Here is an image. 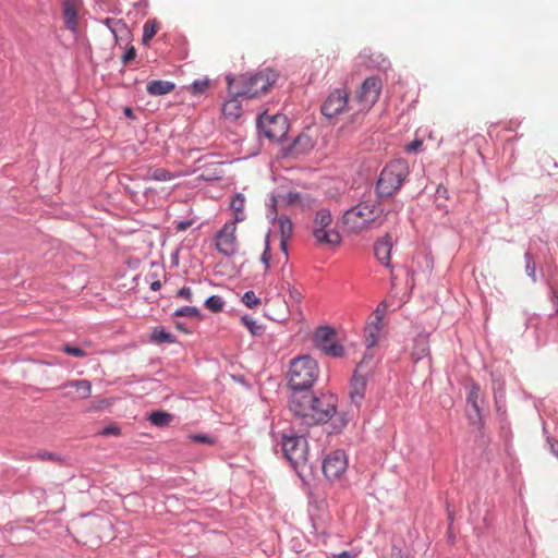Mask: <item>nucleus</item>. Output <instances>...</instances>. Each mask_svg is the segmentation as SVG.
I'll return each instance as SVG.
<instances>
[{
	"label": "nucleus",
	"mask_w": 558,
	"mask_h": 558,
	"mask_svg": "<svg viewBox=\"0 0 558 558\" xmlns=\"http://www.w3.org/2000/svg\"><path fill=\"white\" fill-rule=\"evenodd\" d=\"M274 319L276 320H286L287 319V312L284 311L283 313L281 314H278L276 317H274Z\"/></svg>",
	"instance_id": "50"
},
{
	"label": "nucleus",
	"mask_w": 558,
	"mask_h": 558,
	"mask_svg": "<svg viewBox=\"0 0 558 558\" xmlns=\"http://www.w3.org/2000/svg\"><path fill=\"white\" fill-rule=\"evenodd\" d=\"M62 351L65 354L72 355V356H75V357H85L87 355L85 351H83L80 348L73 347L71 344H64L62 347Z\"/></svg>",
	"instance_id": "36"
},
{
	"label": "nucleus",
	"mask_w": 558,
	"mask_h": 558,
	"mask_svg": "<svg viewBox=\"0 0 558 558\" xmlns=\"http://www.w3.org/2000/svg\"><path fill=\"white\" fill-rule=\"evenodd\" d=\"M236 223L227 222L216 234V248L223 256H233L238 252Z\"/></svg>",
	"instance_id": "11"
},
{
	"label": "nucleus",
	"mask_w": 558,
	"mask_h": 558,
	"mask_svg": "<svg viewBox=\"0 0 558 558\" xmlns=\"http://www.w3.org/2000/svg\"><path fill=\"white\" fill-rule=\"evenodd\" d=\"M288 198H289V203L294 204V203L301 202L302 196L299 193H290Z\"/></svg>",
	"instance_id": "46"
},
{
	"label": "nucleus",
	"mask_w": 558,
	"mask_h": 558,
	"mask_svg": "<svg viewBox=\"0 0 558 558\" xmlns=\"http://www.w3.org/2000/svg\"><path fill=\"white\" fill-rule=\"evenodd\" d=\"M270 259H271L270 248L268 245V241H266V247L260 256V262L265 267V272H268V270L270 268Z\"/></svg>",
	"instance_id": "38"
},
{
	"label": "nucleus",
	"mask_w": 558,
	"mask_h": 558,
	"mask_svg": "<svg viewBox=\"0 0 558 558\" xmlns=\"http://www.w3.org/2000/svg\"><path fill=\"white\" fill-rule=\"evenodd\" d=\"M409 166L404 159H397L389 162L380 173L377 181V192L380 196H390L401 187L407 175Z\"/></svg>",
	"instance_id": "5"
},
{
	"label": "nucleus",
	"mask_w": 558,
	"mask_h": 558,
	"mask_svg": "<svg viewBox=\"0 0 558 558\" xmlns=\"http://www.w3.org/2000/svg\"><path fill=\"white\" fill-rule=\"evenodd\" d=\"M151 339L156 343H171L174 342V338L171 333L165 331L163 329H155L151 333Z\"/></svg>",
	"instance_id": "27"
},
{
	"label": "nucleus",
	"mask_w": 558,
	"mask_h": 558,
	"mask_svg": "<svg viewBox=\"0 0 558 558\" xmlns=\"http://www.w3.org/2000/svg\"><path fill=\"white\" fill-rule=\"evenodd\" d=\"M175 175L170 171L163 168H155L150 169L145 175V180H155V181H170L174 179Z\"/></svg>",
	"instance_id": "24"
},
{
	"label": "nucleus",
	"mask_w": 558,
	"mask_h": 558,
	"mask_svg": "<svg viewBox=\"0 0 558 558\" xmlns=\"http://www.w3.org/2000/svg\"><path fill=\"white\" fill-rule=\"evenodd\" d=\"M172 418H173L172 414L162 412V411H155L148 417L149 422L153 425L158 426V427H163V426L169 425L171 423Z\"/></svg>",
	"instance_id": "25"
},
{
	"label": "nucleus",
	"mask_w": 558,
	"mask_h": 558,
	"mask_svg": "<svg viewBox=\"0 0 558 558\" xmlns=\"http://www.w3.org/2000/svg\"><path fill=\"white\" fill-rule=\"evenodd\" d=\"M391 250L392 239L388 234L375 242L374 254L377 260L386 267L390 266Z\"/></svg>",
	"instance_id": "16"
},
{
	"label": "nucleus",
	"mask_w": 558,
	"mask_h": 558,
	"mask_svg": "<svg viewBox=\"0 0 558 558\" xmlns=\"http://www.w3.org/2000/svg\"><path fill=\"white\" fill-rule=\"evenodd\" d=\"M192 295H193L192 290L189 287H183L182 289H180L178 291V296H180V298H182V299H184L186 301H191L192 300Z\"/></svg>",
	"instance_id": "43"
},
{
	"label": "nucleus",
	"mask_w": 558,
	"mask_h": 558,
	"mask_svg": "<svg viewBox=\"0 0 558 558\" xmlns=\"http://www.w3.org/2000/svg\"><path fill=\"white\" fill-rule=\"evenodd\" d=\"M36 457L40 460H50V461H57L59 460L58 457L52 453V452H48V451H44V452H38L36 454Z\"/></svg>",
	"instance_id": "44"
},
{
	"label": "nucleus",
	"mask_w": 558,
	"mask_h": 558,
	"mask_svg": "<svg viewBox=\"0 0 558 558\" xmlns=\"http://www.w3.org/2000/svg\"><path fill=\"white\" fill-rule=\"evenodd\" d=\"M288 241H289V239H283V238L280 239V246H281V250L284 252V254H287Z\"/></svg>",
	"instance_id": "48"
},
{
	"label": "nucleus",
	"mask_w": 558,
	"mask_h": 558,
	"mask_svg": "<svg viewBox=\"0 0 558 558\" xmlns=\"http://www.w3.org/2000/svg\"><path fill=\"white\" fill-rule=\"evenodd\" d=\"M201 177L205 180H211V179H218L219 177L216 175V177H210V175H206L205 173H202Z\"/></svg>",
	"instance_id": "52"
},
{
	"label": "nucleus",
	"mask_w": 558,
	"mask_h": 558,
	"mask_svg": "<svg viewBox=\"0 0 558 558\" xmlns=\"http://www.w3.org/2000/svg\"><path fill=\"white\" fill-rule=\"evenodd\" d=\"M335 558H354V556L349 551H342L338 555L333 556Z\"/></svg>",
	"instance_id": "47"
},
{
	"label": "nucleus",
	"mask_w": 558,
	"mask_h": 558,
	"mask_svg": "<svg viewBox=\"0 0 558 558\" xmlns=\"http://www.w3.org/2000/svg\"><path fill=\"white\" fill-rule=\"evenodd\" d=\"M209 87V81L208 80H196L193 82V84L190 87V90L193 95H201L207 90Z\"/></svg>",
	"instance_id": "33"
},
{
	"label": "nucleus",
	"mask_w": 558,
	"mask_h": 558,
	"mask_svg": "<svg viewBox=\"0 0 558 558\" xmlns=\"http://www.w3.org/2000/svg\"><path fill=\"white\" fill-rule=\"evenodd\" d=\"M555 298L557 300V308H556V313L558 314V288L555 290Z\"/></svg>",
	"instance_id": "53"
},
{
	"label": "nucleus",
	"mask_w": 558,
	"mask_h": 558,
	"mask_svg": "<svg viewBox=\"0 0 558 558\" xmlns=\"http://www.w3.org/2000/svg\"><path fill=\"white\" fill-rule=\"evenodd\" d=\"M191 440L202 444H213V440L207 435L195 434L190 436Z\"/></svg>",
	"instance_id": "42"
},
{
	"label": "nucleus",
	"mask_w": 558,
	"mask_h": 558,
	"mask_svg": "<svg viewBox=\"0 0 558 558\" xmlns=\"http://www.w3.org/2000/svg\"><path fill=\"white\" fill-rule=\"evenodd\" d=\"M225 302L219 295H211L205 301V306L213 313H220L223 310Z\"/></svg>",
	"instance_id": "26"
},
{
	"label": "nucleus",
	"mask_w": 558,
	"mask_h": 558,
	"mask_svg": "<svg viewBox=\"0 0 558 558\" xmlns=\"http://www.w3.org/2000/svg\"><path fill=\"white\" fill-rule=\"evenodd\" d=\"M276 80L277 74L269 69L256 74H242L238 77L227 76L228 90L231 96L254 98L267 93Z\"/></svg>",
	"instance_id": "3"
},
{
	"label": "nucleus",
	"mask_w": 558,
	"mask_h": 558,
	"mask_svg": "<svg viewBox=\"0 0 558 558\" xmlns=\"http://www.w3.org/2000/svg\"><path fill=\"white\" fill-rule=\"evenodd\" d=\"M318 365L314 359L304 355L291 361L289 386L295 392H305L316 381Z\"/></svg>",
	"instance_id": "4"
},
{
	"label": "nucleus",
	"mask_w": 558,
	"mask_h": 558,
	"mask_svg": "<svg viewBox=\"0 0 558 558\" xmlns=\"http://www.w3.org/2000/svg\"><path fill=\"white\" fill-rule=\"evenodd\" d=\"M422 145H423V142L421 140H414L405 146V151L407 153L417 151L422 147Z\"/></svg>",
	"instance_id": "40"
},
{
	"label": "nucleus",
	"mask_w": 558,
	"mask_h": 558,
	"mask_svg": "<svg viewBox=\"0 0 558 558\" xmlns=\"http://www.w3.org/2000/svg\"><path fill=\"white\" fill-rule=\"evenodd\" d=\"M280 234L283 239H290L293 231V223L290 219L280 217L279 218Z\"/></svg>",
	"instance_id": "29"
},
{
	"label": "nucleus",
	"mask_w": 558,
	"mask_h": 558,
	"mask_svg": "<svg viewBox=\"0 0 558 558\" xmlns=\"http://www.w3.org/2000/svg\"><path fill=\"white\" fill-rule=\"evenodd\" d=\"M174 315L178 317H199L201 313L197 307L184 306L180 310H177Z\"/></svg>",
	"instance_id": "35"
},
{
	"label": "nucleus",
	"mask_w": 558,
	"mask_h": 558,
	"mask_svg": "<svg viewBox=\"0 0 558 558\" xmlns=\"http://www.w3.org/2000/svg\"><path fill=\"white\" fill-rule=\"evenodd\" d=\"M68 388H74L75 393L72 395L70 392L65 393L66 397L73 399V400H83L90 397L92 393V384L87 379H77V380H70L64 383L61 386V389H68Z\"/></svg>",
	"instance_id": "15"
},
{
	"label": "nucleus",
	"mask_w": 558,
	"mask_h": 558,
	"mask_svg": "<svg viewBox=\"0 0 558 558\" xmlns=\"http://www.w3.org/2000/svg\"><path fill=\"white\" fill-rule=\"evenodd\" d=\"M282 451L287 460L296 468L307 461L308 445L304 435H284Z\"/></svg>",
	"instance_id": "8"
},
{
	"label": "nucleus",
	"mask_w": 558,
	"mask_h": 558,
	"mask_svg": "<svg viewBox=\"0 0 558 558\" xmlns=\"http://www.w3.org/2000/svg\"><path fill=\"white\" fill-rule=\"evenodd\" d=\"M288 293H289L290 300L295 302L296 304H300L302 302L303 298H304L302 291L299 290L294 286H290L289 287Z\"/></svg>",
	"instance_id": "37"
},
{
	"label": "nucleus",
	"mask_w": 558,
	"mask_h": 558,
	"mask_svg": "<svg viewBox=\"0 0 558 558\" xmlns=\"http://www.w3.org/2000/svg\"><path fill=\"white\" fill-rule=\"evenodd\" d=\"M385 220L384 208L378 198H367L343 214L342 222L351 233L379 227Z\"/></svg>",
	"instance_id": "2"
},
{
	"label": "nucleus",
	"mask_w": 558,
	"mask_h": 558,
	"mask_svg": "<svg viewBox=\"0 0 558 558\" xmlns=\"http://www.w3.org/2000/svg\"><path fill=\"white\" fill-rule=\"evenodd\" d=\"M324 353H326L327 355H330L332 357H340L343 355V347L337 342V341H332L331 343H329L325 349L322 350Z\"/></svg>",
	"instance_id": "30"
},
{
	"label": "nucleus",
	"mask_w": 558,
	"mask_h": 558,
	"mask_svg": "<svg viewBox=\"0 0 558 558\" xmlns=\"http://www.w3.org/2000/svg\"><path fill=\"white\" fill-rule=\"evenodd\" d=\"M175 88V85L170 81L154 80L149 81L146 85V90L151 96H163Z\"/></svg>",
	"instance_id": "18"
},
{
	"label": "nucleus",
	"mask_w": 558,
	"mask_h": 558,
	"mask_svg": "<svg viewBox=\"0 0 558 558\" xmlns=\"http://www.w3.org/2000/svg\"><path fill=\"white\" fill-rule=\"evenodd\" d=\"M264 134L272 141L282 140L288 132V121L283 114H262L258 120Z\"/></svg>",
	"instance_id": "10"
},
{
	"label": "nucleus",
	"mask_w": 558,
	"mask_h": 558,
	"mask_svg": "<svg viewBox=\"0 0 558 558\" xmlns=\"http://www.w3.org/2000/svg\"><path fill=\"white\" fill-rule=\"evenodd\" d=\"M192 226V221L187 220V221H181L177 225V230L178 231H184L186 230L187 228H190Z\"/></svg>",
	"instance_id": "45"
},
{
	"label": "nucleus",
	"mask_w": 558,
	"mask_h": 558,
	"mask_svg": "<svg viewBox=\"0 0 558 558\" xmlns=\"http://www.w3.org/2000/svg\"><path fill=\"white\" fill-rule=\"evenodd\" d=\"M335 340V331L330 327H320L314 336L316 345L323 350Z\"/></svg>",
	"instance_id": "21"
},
{
	"label": "nucleus",
	"mask_w": 558,
	"mask_h": 558,
	"mask_svg": "<svg viewBox=\"0 0 558 558\" xmlns=\"http://www.w3.org/2000/svg\"><path fill=\"white\" fill-rule=\"evenodd\" d=\"M231 209L234 213V220L232 222H240L245 219L244 207H245V197L242 194H236L230 204Z\"/></svg>",
	"instance_id": "23"
},
{
	"label": "nucleus",
	"mask_w": 558,
	"mask_h": 558,
	"mask_svg": "<svg viewBox=\"0 0 558 558\" xmlns=\"http://www.w3.org/2000/svg\"><path fill=\"white\" fill-rule=\"evenodd\" d=\"M381 329H383V317L377 311L374 319L367 324V326L365 327V330H364V338H365V343H366L367 348H373L374 345L377 344L379 337H380Z\"/></svg>",
	"instance_id": "17"
},
{
	"label": "nucleus",
	"mask_w": 558,
	"mask_h": 558,
	"mask_svg": "<svg viewBox=\"0 0 558 558\" xmlns=\"http://www.w3.org/2000/svg\"><path fill=\"white\" fill-rule=\"evenodd\" d=\"M375 362L372 355H365L356 365L350 383V399L360 405L365 398L368 379L373 376Z\"/></svg>",
	"instance_id": "6"
},
{
	"label": "nucleus",
	"mask_w": 558,
	"mask_h": 558,
	"mask_svg": "<svg viewBox=\"0 0 558 558\" xmlns=\"http://www.w3.org/2000/svg\"><path fill=\"white\" fill-rule=\"evenodd\" d=\"M348 468V458L342 450L330 452L323 462V472L330 480H338L342 476Z\"/></svg>",
	"instance_id": "12"
},
{
	"label": "nucleus",
	"mask_w": 558,
	"mask_h": 558,
	"mask_svg": "<svg viewBox=\"0 0 558 558\" xmlns=\"http://www.w3.org/2000/svg\"><path fill=\"white\" fill-rule=\"evenodd\" d=\"M124 114H125L128 118H131V119H133V118H134L133 110H132L130 107H125V108H124Z\"/></svg>",
	"instance_id": "49"
},
{
	"label": "nucleus",
	"mask_w": 558,
	"mask_h": 558,
	"mask_svg": "<svg viewBox=\"0 0 558 558\" xmlns=\"http://www.w3.org/2000/svg\"><path fill=\"white\" fill-rule=\"evenodd\" d=\"M160 286H161V284H160V282H159V281H154V282L150 284V289H151L153 291H157V290H159V289H160Z\"/></svg>",
	"instance_id": "51"
},
{
	"label": "nucleus",
	"mask_w": 558,
	"mask_h": 558,
	"mask_svg": "<svg viewBox=\"0 0 558 558\" xmlns=\"http://www.w3.org/2000/svg\"><path fill=\"white\" fill-rule=\"evenodd\" d=\"M135 56H136V51H135V48L134 47H131L129 50L125 51V53L123 54L122 57V62L124 64H128L130 63L131 61H133L135 59Z\"/></svg>",
	"instance_id": "41"
},
{
	"label": "nucleus",
	"mask_w": 558,
	"mask_h": 558,
	"mask_svg": "<svg viewBox=\"0 0 558 558\" xmlns=\"http://www.w3.org/2000/svg\"><path fill=\"white\" fill-rule=\"evenodd\" d=\"M332 216L328 209H319L313 220L312 233L318 244L338 245L341 236L338 231L330 228Z\"/></svg>",
	"instance_id": "7"
},
{
	"label": "nucleus",
	"mask_w": 558,
	"mask_h": 558,
	"mask_svg": "<svg viewBox=\"0 0 558 558\" xmlns=\"http://www.w3.org/2000/svg\"><path fill=\"white\" fill-rule=\"evenodd\" d=\"M241 323L251 331L253 336H259L262 333V326L257 325L254 319L244 316L241 318Z\"/></svg>",
	"instance_id": "34"
},
{
	"label": "nucleus",
	"mask_w": 558,
	"mask_h": 558,
	"mask_svg": "<svg viewBox=\"0 0 558 558\" xmlns=\"http://www.w3.org/2000/svg\"><path fill=\"white\" fill-rule=\"evenodd\" d=\"M239 96H232L222 106V113L225 118L230 120H236L242 114V106L238 99Z\"/></svg>",
	"instance_id": "19"
},
{
	"label": "nucleus",
	"mask_w": 558,
	"mask_h": 558,
	"mask_svg": "<svg viewBox=\"0 0 558 558\" xmlns=\"http://www.w3.org/2000/svg\"><path fill=\"white\" fill-rule=\"evenodd\" d=\"M478 398L480 387L477 385H473L468 396V402L472 405V408L477 414H480Z\"/></svg>",
	"instance_id": "31"
},
{
	"label": "nucleus",
	"mask_w": 558,
	"mask_h": 558,
	"mask_svg": "<svg viewBox=\"0 0 558 558\" xmlns=\"http://www.w3.org/2000/svg\"><path fill=\"white\" fill-rule=\"evenodd\" d=\"M429 354L428 335H420L413 345L412 357L420 361Z\"/></svg>",
	"instance_id": "20"
},
{
	"label": "nucleus",
	"mask_w": 558,
	"mask_h": 558,
	"mask_svg": "<svg viewBox=\"0 0 558 558\" xmlns=\"http://www.w3.org/2000/svg\"><path fill=\"white\" fill-rule=\"evenodd\" d=\"M381 81L377 76L367 77L356 94V101L360 105L359 110L371 109L378 100L381 92Z\"/></svg>",
	"instance_id": "9"
},
{
	"label": "nucleus",
	"mask_w": 558,
	"mask_h": 558,
	"mask_svg": "<svg viewBox=\"0 0 558 558\" xmlns=\"http://www.w3.org/2000/svg\"><path fill=\"white\" fill-rule=\"evenodd\" d=\"M120 434L121 430L116 425L107 426L99 432V435L101 436H119Z\"/></svg>",
	"instance_id": "39"
},
{
	"label": "nucleus",
	"mask_w": 558,
	"mask_h": 558,
	"mask_svg": "<svg viewBox=\"0 0 558 558\" xmlns=\"http://www.w3.org/2000/svg\"><path fill=\"white\" fill-rule=\"evenodd\" d=\"M82 8V0H63L62 14L68 29L75 33L78 28V11Z\"/></svg>",
	"instance_id": "14"
},
{
	"label": "nucleus",
	"mask_w": 558,
	"mask_h": 558,
	"mask_svg": "<svg viewBox=\"0 0 558 558\" xmlns=\"http://www.w3.org/2000/svg\"><path fill=\"white\" fill-rule=\"evenodd\" d=\"M348 108V93L344 89H336L329 94L322 112L327 118H333L342 113Z\"/></svg>",
	"instance_id": "13"
},
{
	"label": "nucleus",
	"mask_w": 558,
	"mask_h": 558,
	"mask_svg": "<svg viewBox=\"0 0 558 558\" xmlns=\"http://www.w3.org/2000/svg\"><path fill=\"white\" fill-rule=\"evenodd\" d=\"M158 31V25L155 21H147L143 26V41L148 43Z\"/></svg>",
	"instance_id": "28"
},
{
	"label": "nucleus",
	"mask_w": 558,
	"mask_h": 558,
	"mask_svg": "<svg viewBox=\"0 0 558 558\" xmlns=\"http://www.w3.org/2000/svg\"><path fill=\"white\" fill-rule=\"evenodd\" d=\"M242 302L248 308H255L260 305V300L257 298L254 291H246L242 296Z\"/></svg>",
	"instance_id": "32"
},
{
	"label": "nucleus",
	"mask_w": 558,
	"mask_h": 558,
	"mask_svg": "<svg viewBox=\"0 0 558 558\" xmlns=\"http://www.w3.org/2000/svg\"><path fill=\"white\" fill-rule=\"evenodd\" d=\"M106 24L111 29L114 38L119 40L121 39H128L130 35V31L124 22L121 20H113V19H107Z\"/></svg>",
	"instance_id": "22"
},
{
	"label": "nucleus",
	"mask_w": 558,
	"mask_h": 558,
	"mask_svg": "<svg viewBox=\"0 0 558 558\" xmlns=\"http://www.w3.org/2000/svg\"><path fill=\"white\" fill-rule=\"evenodd\" d=\"M337 401L332 393L313 396L308 392H295L290 399V411L300 425L310 427L330 421L336 414Z\"/></svg>",
	"instance_id": "1"
}]
</instances>
